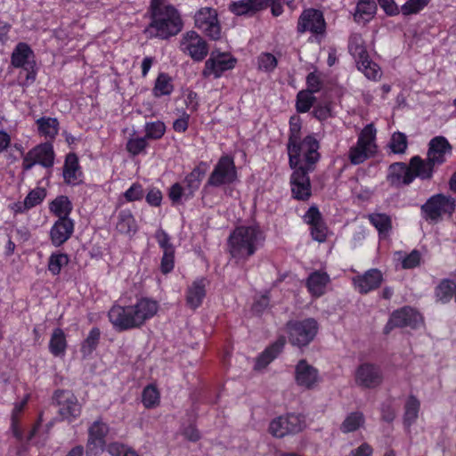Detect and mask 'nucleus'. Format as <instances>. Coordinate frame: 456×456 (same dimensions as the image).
I'll use <instances>...</instances> for the list:
<instances>
[{"mask_svg": "<svg viewBox=\"0 0 456 456\" xmlns=\"http://www.w3.org/2000/svg\"><path fill=\"white\" fill-rule=\"evenodd\" d=\"M159 310V303L148 297H142L134 305L122 306L114 305L108 317L114 328L119 331L142 327Z\"/></svg>", "mask_w": 456, "mask_h": 456, "instance_id": "f257e3e1", "label": "nucleus"}, {"mask_svg": "<svg viewBox=\"0 0 456 456\" xmlns=\"http://www.w3.org/2000/svg\"><path fill=\"white\" fill-rule=\"evenodd\" d=\"M264 240L258 227L240 226L229 236L228 249L233 258L247 259L255 254Z\"/></svg>", "mask_w": 456, "mask_h": 456, "instance_id": "f03ea898", "label": "nucleus"}, {"mask_svg": "<svg viewBox=\"0 0 456 456\" xmlns=\"http://www.w3.org/2000/svg\"><path fill=\"white\" fill-rule=\"evenodd\" d=\"M319 148L320 143L314 135H307L296 142L294 151L291 149L288 151L290 167L314 170L321 157Z\"/></svg>", "mask_w": 456, "mask_h": 456, "instance_id": "7ed1b4c3", "label": "nucleus"}, {"mask_svg": "<svg viewBox=\"0 0 456 456\" xmlns=\"http://www.w3.org/2000/svg\"><path fill=\"white\" fill-rule=\"evenodd\" d=\"M151 24L145 32L154 29L155 36L167 39L177 35L183 28V21L177 10L172 5H166V10L151 15Z\"/></svg>", "mask_w": 456, "mask_h": 456, "instance_id": "20e7f679", "label": "nucleus"}, {"mask_svg": "<svg viewBox=\"0 0 456 456\" xmlns=\"http://www.w3.org/2000/svg\"><path fill=\"white\" fill-rule=\"evenodd\" d=\"M319 330V324L314 318H306L301 321H289L286 323V331L289 342L298 348L307 346L314 341Z\"/></svg>", "mask_w": 456, "mask_h": 456, "instance_id": "39448f33", "label": "nucleus"}, {"mask_svg": "<svg viewBox=\"0 0 456 456\" xmlns=\"http://www.w3.org/2000/svg\"><path fill=\"white\" fill-rule=\"evenodd\" d=\"M456 208V200L452 196L437 193L427 200L420 207L422 217L429 223H437L444 215L452 216Z\"/></svg>", "mask_w": 456, "mask_h": 456, "instance_id": "423d86ee", "label": "nucleus"}, {"mask_svg": "<svg viewBox=\"0 0 456 456\" xmlns=\"http://www.w3.org/2000/svg\"><path fill=\"white\" fill-rule=\"evenodd\" d=\"M376 129L369 124L361 131L355 146L349 151V159L354 165H359L371 157L376 151Z\"/></svg>", "mask_w": 456, "mask_h": 456, "instance_id": "0eeeda50", "label": "nucleus"}, {"mask_svg": "<svg viewBox=\"0 0 456 456\" xmlns=\"http://www.w3.org/2000/svg\"><path fill=\"white\" fill-rule=\"evenodd\" d=\"M306 427L305 417L302 414L289 413L273 419L269 425L270 434L277 438L297 434Z\"/></svg>", "mask_w": 456, "mask_h": 456, "instance_id": "6e6552de", "label": "nucleus"}, {"mask_svg": "<svg viewBox=\"0 0 456 456\" xmlns=\"http://www.w3.org/2000/svg\"><path fill=\"white\" fill-rule=\"evenodd\" d=\"M53 401L58 407V413L63 420L72 422L80 416L82 405L71 391H55L53 396Z\"/></svg>", "mask_w": 456, "mask_h": 456, "instance_id": "1a4fd4ad", "label": "nucleus"}, {"mask_svg": "<svg viewBox=\"0 0 456 456\" xmlns=\"http://www.w3.org/2000/svg\"><path fill=\"white\" fill-rule=\"evenodd\" d=\"M237 179V170L233 159L228 155L222 156L214 167L205 185L219 187L232 183Z\"/></svg>", "mask_w": 456, "mask_h": 456, "instance_id": "9d476101", "label": "nucleus"}, {"mask_svg": "<svg viewBox=\"0 0 456 456\" xmlns=\"http://www.w3.org/2000/svg\"><path fill=\"white\" fill-rule=\"evenodd\" d=\"M195 27L212 40L221 38V26L217 12L211 7H202L194 15Z\"/></svg>", "mask_w": 456, "mask_h": 456, "instance_id": "9b49d317", "label": "nucleus"}, {"mask_svg": "<svg viewBox=\"0 0 456 456\" xmlns=\"http://www.w3.org/2000/svg\"><path fill=\"white\" fill-rule=\"evenodd\" d=\"M109 430V426L101 419L92 423L88 428L86 456H100L106 445L105 437Z\"/></svg>", "mask_w": 456, "mask_h": 456, "instance_id": "f8f14e48", "label": "nucleus"}, {"mask_svg": "<svg viewBox=\"0 0 456 456\" xmlns=\"http://www.w3.org/2000/svg\"><path fill=\"white\" fill-rule=\"evenodd\" d=\"M54 151L51 143H41L30 151L23 157V171L30 170L36 164L44 167H51L53 165Z\"/></svg>", "mask_w": 456, "mask_h": 456, "instance_id": "ddd939ff", "label": "nucleus"}, {"mask_svg": "<svg viewBox=\"0 0 456 456\" xmlns=\"http://www.w3.org/2000/svg\"><path fill=\"white\" fill-rule=\"evenodd\" d=\"M325 29L326 22L321 11L310 8L302 12L297 20V33L303 34L309 31L315 36H319L323 35Z\"/></svg>", "mask_w": 456, "mask_h": 456, "instance_id": "4468645a", "label": "nucleus"}, {"mask_svg": "<svg viewBox=\"0 0 456 456\" xmlns=\"http://www.w3.org/2000/svg\"><path fill=\"white\" fill-rule=\"evenodd\" d=\"M236 62L237 60L229 53L212 52L209 59L205 62L202 75L205 77L211 75L220 77L224 71L233 69Z\"/></svg>", "mask_w": 456, "mask_h": 456, "instance_id": "2eb2a0df", "label": "nucleus"}, {"mask_svg": "<svg viewBox=\"0 0 456 456\" xmlns=\"http://www.w3.org/2000/svg\"><path fill=\"white\" fill-rule=\"evenodd\" d=\"M180 47L195 61H201L208 53L207 42L195 31H189L183 37Z\"/></svg>", "mask_w": 456, "mask_h": 456, "instance_id": "dca6fc26", "label": "nucleus"}, {"mask_svg": "<svg viewBox=\"0 0 456 456\" xmlns=\"http://www.w3.org/2000/svg\"><path fill=\"white\" fill-rule=\"evenodd\" d=\"M354 380L361 387L375 388L382 383L383 373L379 366L366 362L356 369Z\"/></svg>", "mask_w": 456, "mask_h": 456, "instance_id": "f3484780", "label": "nucleus"}, {"mask_svg": "<svg viewBox=\"0 0 456 456\" xmlns=\"http://www.w3.org/2000/svg\"><path fill=\"white\" fill-rule=\"evenodd\" d=\"M420 320L421 317L418 312L410 306H404L393 312L385 327V332L388 333L393 328L411 327L414 329Z\"/></svg>", "mask_w": 456, "mask_h": 456, "instance_id": "a211bd4d", "label": "nucleus"}, {"mask_svg": "<svg viewBox=\"0 0 456 456\" xmlns=\"http://www.w3.org/2000/svg\"><path fill=\"white\" fill-rule=\"evenodd\" d=\"M294 169L290 177L292 194L298 200H307L312 194L308 174L314 170H306L302 167Z\"/></svg>", "mask_w": 456, "mask_h": 456, "instance_id": "6ab92c4d", "label": "nucleus"}, {"mask_svg": "<svg viewBox=\"0 0 456 456\" xmlns=\"http://www.w3.org/2000/svg\"><path fill=\"white\" fill-rule=\"evenodd\" d=\"M295 380L298 387L309 390L314 389L320 381L319 371L306 360L302 359L295 367Z\"/></svg>", "mask_w": 456, "mask_h": 456, "instance_id": "aec40b11", "label": "nucleus"}, {"mask_svg": "<svg viewBox=\"0 0 456 456\" xmlns=\"http://www.w3.org/2000/svg\"><path fill=\"white\" fill-rule=\"evenodd\" d=\"M34 57V53L26 43H19L14 48L11 61L15 68H23L27 70L26 79L35 80L36 72L33 69V64L30 59Z\"/></svg>", "mask_w": 456, "mask_h": 456, "instance_id": "412c9836", "label": "nucleus"}, {"mask_svg": "<svg viewBox=\"0 0 456 456\" xmlns=\"http://www.w3.org/2000/svg\"><path fill=\"white\" fill-rule=\"evenodd\" d=\"M452 147L444 136H436L428 143L427 158L436 167L446 161V155L452 154Z\"/></svg>", "mask_w": 456, "mask_h": 456, "instance_id": "4be33fe9", "label": "nucleus"}, {"mask_svg": "<svg viewBox=\"0 0 456 456\" xmlns=\"http://www.w3.org/2000/svg\"><path fill=\"white\" fill-rule=\"evenodd\" d=\"M387 181L392 186L399 188L403 185H409L412 183V175L410 164L403 162H395L388 167Z\"/></svg>", "mask_w": 456, "mask_h": 456, "instance_id": "5701e85b", "label": "nucleus"}, {"mask_svg": "<svg viewBox=\"0 0 456 456\" xmlns=\"http://www.w3.org/2000/svg\"><path fill=\"white\" fill-rule=\"evenodd\" d=\"M306 224L311 226L312 238L323 242L327 239L328 228L322 219V214L316 207H311L304 216Z\"/></svg>", "mask_w": 456, "mask_h": 456, "instance_id": "b1692460", "label": "nucleus"}, {"mask_svg": "<svg viewBox=\"0 0 456 456\" xmlns=\"http://www.w3.org/2000/svg\"><path fill=\"white\" fill-rule=\"evenodd\" d=\"M383 281V275L378 269H370L362 275H358L353 279V282L356 289L361 294L378 289Z\"/></svg>", "mask_w": 456, "mask_h": 456, "instance_id": "393cba45", "label": "nucleus"}, {"mask_svg": "<svg viewBox=\"0 0 456 456\" xmlns=\"http://www.w3.org/2000/svg\"><path fill=\"white\" fill-rule=\"evenodd\" d=\"M74 232V222L70 218H58L50 230L52 244L60 247L64 244Z\"/></svg>", "mask_w": 456, "mask_h": 456, "instance_id": "a878e982", "label": "nucleus"}, {"mask_svg": "<svg viewBox=\"0 0 456 456\" xmlns=\"http://www.w3.org/2000/svg\"><path fill=\"white\" fill-rule=\"evenodd\" d=\"M411 172L412 175V182L415 178H419L422 181H430L433 178L436 166L432 164L431 161L426 158L422 159L419 156H413L410 159Z\"/></svg>", "mask_w": 456, "mask_h": 456, "instance_id": "bb28decb", "label": "nucleus"}, {"mask_svg": "<svg viewBox=\"0 0 456 456\" xmlns=\"http://www.w3.org/2000/svg\"><path fill=\"white\" fill-rule=\"evenodd\" d=\"M206 284L205 279H200L194 281L186 290L185 301L186 305L195 310L200 307L202 304L204 297H206Z\"/></svg>", "mask_w": 456, "mask_h": 456, "instance_id": "cd10ccee", "label": "nucleus"}, {"mask_svg": "<svg viewBox=\"0 0 456 456\" xmlns=\"http://www.w3.org/2000/svg\"><path fill=\"white\" fill-rule=\"evenodd\" d=\"M270 2L271 0H240L232 2L229 10L236 15H244L268 7Z\"/></svg>", "mask_w": 456, "mask_h": 456, "instance_id": "c85d7f7f", "label": "nucleus"}, {"mask_svg": "<svg viewBox=\"0 0 456 456\" xmlns=\"http://www.w3.org/2000/svg\"><path fill=\"white\" fill-rule=\"evenodd\" d=\"M286 343L284 337H280L273 344L267 347L257 358L255 364L256 370L265 368L281 352Z\"/></svg>", "mask_w": 456, "mask_h": 456, "instance_id": "c756f323", "label": "nucleus"}, {"mask_svg": "<svg viewBox=\"0 0 456 456\" xmlns=\"http://www.w3.org/2000/svg\"><path fill=\"white\" fill-rule=\"evenodd\" d=\"M117 231L125 235L133 236L138 231L137 223L129 209L120 210L117 216Z\"/></svg>", "mask_w": 456, "mask_h": 456, "instance_id": "7c9ffc66", "label": "nucleus"}, {"mask_svg": "<svg viewBox=\"0 0 456 456\" xmlns=\"http://www.w3.org/2000/svg\"><path fill=\"white\" fill-rule=\"evenodd\" d=\"M81 174L77 156L75 153H69L66 156L63 166V178L65 183L69 184L77 183Z\"/></svg>", "mask_w": 456, "mask_h": 456, "instance_id": "2f4dec72", "label": "nucleus"}, {"mask_svg": "<svg viewBox=\"0 0 456 456\" xmlns=\"http://www.w3.org/2000/svg\"><path fill=\"white\" fill-rule=\"evenodd\" d=\"M329 281L330 277L326 273L315 271L309 275L306 286L314 296L320 297L324 293L325 287Z\"/></svg>", "mask_w": 456, "mask_h": 456, "instance_id": "473e14b6", "label": "nucleus"}, {"mask_svg": "<svg viewBox=\"0 0 456 456\" xmlns=\"http://www.w3.org/2000/svg\"><path fill=\"white\" fill-rule=\"evenodd\" d=\"M46 196L45 189L37 188L28 192L23 202L15 204V211L22 213L40 204Z\"/></svg>", "mask_w": 456, "mask_h": 456, "instance_id": "72a5a7b5", "label": "nucleus"}, {"mask_svg": "<svg viewBox=\"0 0 456 456\" xmlns=\"http://www.w3.org/2000/svg\"><path fill=\"white\" fill-rule=\"evenodd\" d=\"M368 220L378 230L380 238H386L392 230V219L385 213H371Z\"/></svg>", "mask_w": 456, "mask_h": 456, "instance_id": "f704fd0d", "label": "nucleus"}, {"mask_svg": "<svg viewBox=\"0 0 456 456\" xmlns=\"http://www.w3.org/2000/svg\"><path fill=\"white\" fill-rule=\"evenodd\" d=\"M205 174V164L200 163L199 166L194 167L189 175H186L184 183L185 190L189 191V196H193L194 192L200 188Z\"/></svg>", "mask_w": 456, "mask_h": 456, "instance_id": "c9c22d12", "label": "nucleus"}, {"mask_svg": "<svg viewBox=\"0 0 456 456\" xmlns=\"http://www.w3.org/2000/svg\"><path fill=\"white\" fill-rule=\"evenodd\" d=\"M348 50L354 58L356 64L362 60L366 61V58L369 57L368 52L363 45V39L359 34H353L349 37Z\"/></svg>", "mask_w": 456, "mask_h": 456, "instance_id": "e433bc0d", "label": "nucleus"}, {"mask_svg": "<svg viewBox=\"0 0 456 456\" xmlns=\"http://www.w3.org/2000/svg\"><path fill=\"white\" fill-rule=\"evenodd\" d=\"M49 209L58 218H69L72 211V204L67 196L61 195L50 203Z\"/></svg>", "mask_w": 456, "mask_h": 456, "instance_id": "4c0bfd02", "label": "nucleus"}, {"mask_svg": "<svg viewBox=\"0 0 456 456\" xmlns=\"http://www.w3.org/2000/svg\"><path fill=\"white\" fill-rule=\"evenodd\" d=\"M365 423V418L361 411L349 413L341 423L339 429L342 433L347 434L357 431Z\"/></svg>", "mask_w": 456, "mask_h": 456, "instance_id": "58836bf2", "label": "nucleus"}, {"mask_svg": "<svg viewBox=\"0 0 456 456\" xmlns=\"http://www.w3.org/2000/svg\"><path fill=\"white\" fill-rule=\"evenodd\" d=\"M420 402L415 395H410L404 405L403 423L410 428L418 419Z\"/></svg>", "mask_w": 456, "mask_h": 456, "instance_id": "ea45409f", "label": "nucleus"}, {"mask_svg": "<svg viewBox=\"0 0 456 456\" xmlns=\"http://www.w3.org/2000/svg\"><path fill=\"white\" fill-rule=\"evenodd\" d=\"M67 347L66 336L64 331L57 328L53 330L50 342L49 350L54 356L61 355L65 353Z\"/></svg>", "mask_w": 456, "mask_h": 456, "instance_id": "a19ab883", "label": "nucleus"}, {"mask_svg": "<svg viewBox=\"0 0 456 456\" xmlns=\"http://www.w3.org/2000/svg\"><path fill=\"white\" fill-rule=\"evenodd\" d=\"M39 134L48 137L54 138L59 130V122L57 118L42 117L37 120Z\"/></svg>", "mask_w": 456, "mask_h": 456, "instance_id": "79ce46f5", "label": "nucleus"}, {"mask_svg": "<svg viewBox=\"0 0 456 456\" xmlns=\"http://www.w3.org/2000/svg\"><path fill=\"white\" fill-rule=\"evenodd\" d=\"M301 141V119L297 116H292L289 119V134L287 143V151L292 152L295 149V143Z\"/></svg>", "mask_w": 456, "mask_h": 456, "instance_id": "37998d69", "label": "nucleus"}, {"mask_svg": "<svg viewBox=\"0 0 456 456\" xmlns=\"http://www.w3.org/2000/svg\"><path fill=\"white\" fill-rule=\"evenodd\" d=\"M173 88L170 77L165 73H161L158 76L155 81L153 93L157 97L169 95L172 93Z\"/></svg>", "mask_w": 456, "mask_h": 456, "instance_id": "c03bdc74", "label": "nucleus"}, {"mask_svg": "<svg viewBox=\"0 0 456 456\" xmlns=\"http://www.w3.org/2000/svg\"><path fill=\"white\" fill-rule=\"evenodd\" d=\"M455 288L456 285L452 281L443 280L436 288V298L443 303L448 302L452 298Z\"/></svg>", "mask_w": 456, "mask_h": 456, "instance_id": "a18cd8bd", "label": "nucleus"}, {"mask_svg": "<svg viewBox=\"0 0 456 456\" xmlns=\"http://www.w3.org/2000/svg\"><path fill=\"white\" fill-rule=\"evenodd\" d=\"M388 146L395 154H403L408 148V140L405 134L402 132H395L390 139Z\"/></svg>", "mask_w": 456, "mask_h": 456, "instance_id": "49530a36", "label": "nucleus"}, {"mask_svg": "<svg viewBox=\"0 0 456 456\" xmlns=\"http://www.w3.org/2000/svg\"><path fill=\"white\" fill-rule=\"evenodd\" d=\"M377 12L376 4H357L356 11L354 13V20L357 22L362 21L366 23L370 21Z\"/></svg>", "mask_w": 456, "mask_h": 456, "instance_id": "de8ad7c7", "label": "nucleus"}, {"mask_svg": "<svg viewBox=\"0 0 456 456\" xmlns=\"http://www.w3.org/2000/svg\"><path fill=\"white\" fill-rule=\"evenodd\" d=\"M316 98L310 92L299 91L297 94L296 109L299 113L307 112L314 105Z\"/></svg>", "mask_w": 456, "mask_h": 456, "instance_id": "09e8293b", "label": "nucleus"}, {"mask_svg": "<svg viewBox=\"0 0 456 456\" xmlns=\"http://www.w3.org/2000/svg\"><path fill=\"white\" fill-rule=\"evenodd\" d=\"M142 401L145 408H154L159 403V392L153 385L144 387L142 395Z\"/></svg>", "mask_w": 456, "mask_h": 456, "instance_id": "8fccbe9b", "label": "nucleus"}, {"mask_svg": "<svg viewBox=\"0 0 456 456\" xmlns=\"http://www.w3.org/2000/svg\"><path fill=\"white\" fill-rule=\"evenodd\" d=\"M359 70L362 71L369 79L376 80L381 76L379 67L374 63L370 57L366 58V61L362 60L357 63Z\"/></svg>", "mask_w": 456, "mask_h": 456, "instance_id": "3c124183", "label": "nucleus"}, {"mask_svg": "<svg viewBox=\"0 0 456 456\" xmlns=\"http://www.w3.org/2000/svg\"><path fill=\"white\" fill-rule=\"evenodd\" d=\"M28 403V399L25 398L21 402L15 403L14 408L12 412V430L14 435V436L18 440L22 439V432L19 428V418L20 413L22 412L24 407L26 406Z\"/></svg>", "mask_w": 456, "mask_h": 456, "instance_id": "603ef678", "label": "nucleus"}, {"mask_svg": "<svg viewBox=\"0 0 456 456\" xmlns=\"http://www.w3.org/2000/svg\"><path fill=\"white\" fill-rule=\"evenodd\" d=\"M69 257L66 254H52L48 260V270L53 275H58L61 267L68 265Z\"/></svg>", "mask_w": 456, "mask_h": 456, "instance_id": "864d4df0", "label": "nucleus"}, {"mask_svg": "<svg viewBox=\"0 0 456 456\" xmlns=\"http://www.w3.org/2000/svg\"><path fill=\"white\" fill-rule=\"evenodd\" d=\"M166 132V126L161 121L149 122L145 125V137L147 139H160Z\"/></svg>", "mask_w": 456, "mask_h": 456, "instance_id": "5fc2aeb1", "label": "nucleus"}, {"mask_svg": "<svg viewBox=\"0 0 456 456\" xmlns=\"http://www.w3.org/2000/svg\"><path fill=\"white\" fill-rule=\"evenodd\" d=\"M101 332L98 328H93L82 345L84 354H91L97 346Z\"/></svg>", "mask_w": 456, "mask_h": 456, "instance_id": "6e6d98bb", "label": "nucleus"}, {"mask_svg": "<svg viewBox=\"0 0 456 456\" xmlns=\"http://www.w3.org/2000/svg\"><path fill=\"white\" fill-rule=\"evenodd\" d=\"M429 0H408L402 7L401 12L403 15L408 16L416 14L426 7Z\"/></svg>", "mask_w": 456, "mask_h": 456, "instance_id": "4d7b16f0", "label": "nucleus"}, {"mask_svg": "<svg viewBox=\"0 0 456 456\" xmlns=\"http://www.w3.org/2000/svg\"><path fill=\"white\" fill-rule=\"evenodd\" d=\"M276 57L270 53H264L258 57V67L260 69L270 72L277 67Z\"/></svg>", "mask_w": 456, "mask_h": 456, "instance_id": "13d9d810", "label": "nucleus"}, {"mask_svg": "<svg viewBox=\"0 0 456 456\" xmlns=\"http://www.w3.org/2000/svg\"><path fill=\"white\" fill-rule=\"evenodd\" d=\"M146 139V137L131 138L126 143V150L134 156L140 154L147 147Z\"/></svg>", "mask_w": 456, "mask_h": 456, "instance_id": "bf43d9fd", "label": "nucleus"}, {"mask_svg": "<svg viewBox=\"0 0 456 456\" xmlns=\"http://www.w3.org/2000/svg\"><path fill=\"white\" fill-rule=\"evenodd\" d=\"M306 92L311 94L318 93L322 86V80L321 75L316 72H310L306 77Z\"/></svg>", "mask_w": 456, "mask_h": 456, "instance_id": "052dcab7", "label": "nucleus"}, {"mask_svg": "<svg viewBox=\"0 0 456 456\" xmlns=\"http://www.w3.org/2000/svg\"><path fill=\"white\" fill-rule=\"evenodd\" d=\"M155 238L159 247L163 249V252L175 251V248L170 242V237L164 230H157Z\"/></svg>", "mask_w": 456, "mask_h": 456, "instance_id": "680f3d73", "label": "nucleus"}, {"mask_svg": "<svg viewBox=\"0 0 456 456\" xmlns=\"http://www.w3.org/2000/svg\"><path fill=\"white\" fill-rule=\"evenodd\" d=\"M175 266V251L163 252L160 270L164 274L169 273Z\"/></svg>", "mask_w": 456, "mask_h": 456, "instance_id": "e2e57ef3", "label": "nucleus"}, {"mask_svg": "<svg viewBox=\"0 0 456 456\" xmlns=\"http://www.w3.org/2000/svg\"><path fill=\"white\" fill-rule=\"evenodd\" d=\"M124 197L128 202L142 200L143 197L142 185L140 183H134L127 191H126Z\"/></svg>", "mask_w": 456, "mask_h": 456, "instance_id": "0e129e2a", "label": "nucleus"}, {"mask_svg": "<svg viewBox=\"0 0 456 456\" xmlns=\"http://www.w3.org/2000/svg\"><path fill=\"white\" fill-rule=\"evenodd\" d=\"M420 263V253L418 250H412L402 260L403 269H411L418 266Z\"/></svg>", "mask_w": 456, "mask_h": 456, "instance_id": "69168bd1", "label": "nucleus"}, {"mask_svg": "<svg viewBox=\"0 0 456 456\" xmlns=\"http://www.w3.org/2000/svg\"><path fill=\"white\" fill-rule=\"evenodd\" d=\"M380 7L389 16L397 15L400 10L395 4V0H378Z\"/></svg>", "mask_w": 456, "mask_h": 456, "instance_id": "338daca9", "label": "nucleus"}, {"mask_svg": "<svg viewBox=\"0 0 456 456\" xmlns=\"http://www.w3.org/2000/svg\"><path fill=\"white\" fill-rule=\"evenodd\" d=\"M107 451L112 456H123L128 449L124 444L115 442L107 446Z\"/></svg>", "mask_w": 456, "mask_h": 456, "instance_id": "774afa93", "label": "nucleus"}]
</instances>
